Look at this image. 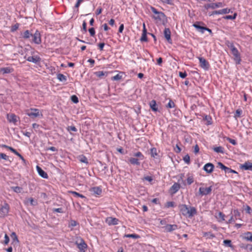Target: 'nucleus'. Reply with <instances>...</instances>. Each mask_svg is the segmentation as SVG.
<instances>
[{"instance_id": "nucleus-1", "label": "nucleus", "mask_w": 252, "mask_h": 252, "mask_svg": "<svg viewBox=\"0 0 252 252\" xmlns=\"http://www.w3.org/2000/svg\"><path fill=\"white\" fill-rule=\"evenodd\" d=\"M179 208L181 214L187 218H191L197 214L196 209L194 207L181 204L179 206Z\"/></svg>"}, {"instance_id": "nucleus-2", "label": "nucleus", "mask_w": 252, "mask_h": 252, "mask_svg": "<svg viewBox=\"0 0 252 252\" xmlns=\"http://www.w3.org/2000/svg\"><path fill=\"white\" fill-rule=\"evenodd\" d=\"M134 157H131L128 159V162L133 165H140V160L145 158V157L141 152H137L133 155Z\"/></svg>"}, {"instance_id": "nucleus-3", "label": "nucleus", "mask_w": 252, "mask_h": 252, "mask_svg": "<svg viewBox=\"0 0 252 252\" xmlns=\"http://www.w3.org/2000/svg\"><path fill=\"white\" fill-rule=\"evenodd\" d=\"M26 114L32 118L43 117V114L40 110L36 108H31L26 111Z\"/></svg>"}, {"instance_id": "nucleus-4", "label": "nucleus", "mask_w": 252, "mask_h": 252, "mask_svg": "<svg viewBox=\"0 0 252 252\" xmlns=\"http://www.w3.org/2000/svg\"><path fill=\"white\" fill-rule=\"evenodd\" d=\"M228 46L230 48L231 51L237 61V63L239 64L241 60L240 55L238 49L234 46L233 43H229Z\"/></svg>"}, {"instance_id": "nucleus-5", "label": "nucleus", "mask_w": 252, "mask_h": 252, "mask_svg": "<svg viewBox=\"0 0 252 252\" xmlns=\"http://www.w3.org/2000/svg\"><path fill=\"white\" fill-rule=\"evenodd\" d=\"M10 210V206L8 203L4 202L0 208V217L4 218L8 215Z\"/></svg>"}, {"instance_id": "nucleus-6", "label": "nucleus", "mask_w": 252, "mask_h": 252, "mask_svg": "<svg viewBox=\"0 0 252 252\" xmlns=\"http://www.w3.org/2000/svg\"><path fill=\"white\" fill-rule=\"evenodd\" d=\"M152 10L153 12L155 14L153 16V18L155 20L157 21H161L165 18V15L163 12L157 11V10L154 7L152 8Z\"/></svg>"}, {"instance_id": "nucleus-7", "label": "nucleus", "mask_w": 252, "mask_h": 252, "mask_svg": "<svg viewBox=\"0 0 252 252\" xmlns=\"http://www.w3.org/2000/svg\"><path fill=\"white\" fill-rule=\"evenodd\" d=\"M32 37V42L35 44H40L41 43V36L40 32L36 30L33 34L31 36Z\"/></svg>"}, {"instance_id": "nucleus-8", "label": "nucleus", "mask_w": 252, "mask_h": 252, "mask_svg": "<svg viewBox=\"0 0 252 252\" xmlns=\"http://www.w3.org/2000/svg\"><path fill=\"white\" fill-rule=\"evenodd\" d=\"M199 61L200 66L204 70H208L210 67V64L206 59L202 57H198Z\"/></svg>"}, {"instance_id": "nucleus-9", "label": "nucleus", "mask_w": 252, "mask_h": 252, "mask_svg": "<svg viewBox=\"0 0 252 252\" xmlns=\"http://www.w3.org/2000/svg\"><path fill=\"white\" fill-rule=\"evenodd\" d=\"M204 23L202 22H196L193 24V26L199 32L202 33H204L205 31L206 27L202 26Z\"/></svg>"}, {"instance_id": "nucleus-10", "label": "nucleus", "mask_w": 252, "mask_h": 252, "mask_svg": "<svg viewBox=\"0 0 252 252\" xmlns=\"http://www.w3.org/2000/svg\"><path fill=\"white\" fill-rule=\"evenodd\" d=\"M212 190V187L208 188L200 187L199 189V192L201 195H206L211 193Z\"/></svg>"}, {"instance_id": "nucleus-11", "label": "nucleus", "mask_w": 252, "mask_h": 252, "mask_svg": "<svg viewBox=\"0 0 252 252\" xmlns=\"http://www.w3.org/2000/svg\"><path fill=\"white\" fill-rule=\"evenodd\" d=\"M214 168H215V166L214 165V164L212 163H207L206 164H205L203 167V169L207 173H208V174H211L212 173L214 170Z\"/></svg>"}, {"instance_id": "nucleus-12", "label": "nucleus", "mask_w": 252, "mask_h": 252, "mask_svg": "<svg viewBox=\"0 0 252 252\" xmlns=\"http://www.w3.org/2000/svg\"><path fill=\"white\" fill-rule=\"evenodd\" d=\"M105 222L109 225H117L118 224L119 220L115 218L107 217L105 220Z\"/></svg>"}, {"instance_id": "nucleus-13", "label": "nucleus", "mask_w": 252, "mask_h": 252, "mask_svg": "<svg viewBox=\"0 0 252 252\" xmlns=\"http://www.w3.org/2000/svg\"><path fill=\"white\" fill-rule=\"evenodd\" d=\"M164 36L168 42L170 43H172V40L171 39V31L169 28H165L164 32Z\"/></svg>"}, {"instance_id": "nucleus-14", "label": "nucleus", "mask_w": 252, "mask_h": 252, "mask_svg": "<svg viewBox=\"0 0 252 252\" xmlns=\"http://www.w3.org/2000/svg\"><path fill=\"white\" fill-rule=\"evenodd\" d=\"M215 217L219 222H222L225 220V215L221 212H219L217 214H216Z\"/></svg>"}, {"instance_id": "nucleus-15", "label": "nucleus", "mask_w": 252, "mask_h": 252, "mask_svg": "<svg viewBox=\"0 0 252 252\" xmlns=\"http://www.w3.org/2000/svg\"><path fill=\"white\" fill-rule=\"evenodd\" d=\"M181 186L177 183H175L170 188V191L172 194H175L180 189Z\"/></svg>"}, {"instance_id": "nucleus-16", "label": "nucleus", "mask_w": 252, "mask_h": 252, "mask_svg": "<svg viewBox=\"0 0 252 252\" xmlns=\"http://www.w3.org/2000/svg\"><path fill=\"white\" fill-rule=\"evenodd\" d=\"M27 60L30 62L36 63L40 61L41 59L38 56H29L27 58Z\"/></svg>"}, {"instance_id": "nucleus-17", "label": "nucleus", "mask_w": 252, "mask_h": 252, "mask_svg": "<svg viewBox=\"0 0 252 252\" xmlns=\"http://www.w3.org/2000/svg\"><path fill=\"white\" fill-rule=\"evenodd\" d=\"M14 71V68L11 66L2 67L0 69V72L3 74H8Z\"/></svg>"}, {"instance_id": "nucleus-18", "label": "nucleus", "mask_w": 252, "mask_h": 252, "mask_svg": "<svg viewBox=\"0 0 252 252\" xmlns=\"http://www.w3.org/2000/svg\"><path fill=\"white\" fill-rule=\"evenodd\" d=\"M164 228L166 232H170L177 229L178 228V226L176 224H167Z\"/></svg>"}, {"instance_id": "nucleus-19", "label": "nucleus", "mask_w": 252, "mask_h": 252, "mask_svg": "<svg viewBox=\"0 0 252 252\" xmlns=\"http://www.w3.org/2000/svg\"><path fill=\"white\" fill-rule=\"evenodd\" d=\"M90 191L93 192L94 194L100 195L102 193V189L99 187H93L90 189Z\"/></svg>"}, {"instance_id": "nucleus-20", "label": "nucleus", "mask_w": 252, "mask_h": 252, "mask_svg": "<svg viewBox=\"0 0 252 252\" xmlns=\"http://www.w3.org/2000/svg\"><path fill=\"white\" fill-rule=\"evenodd\" d=\"M241 168L245 170L252 171V163L250 162H246L244 164L241 165Z\"/></svg>"}, {"instance_id": "nucleus-21", "label": "nucleus", "mask_w": 252, "mask_h": 252, "mask_svg": "<svg viewBox=\"0 0 252 252\" xmlns=\"http://www.w3.org/2000/svg\"><path fill=\"white\" fill-rule=\"evenodd\" d=\"M37 171L39 175L42 178L47 179L48 178V174L44 170H43L40 167L37 166Z\"/></svg>"}, {"instance_id": "nucleus-22", "label": "nucleus", "mask_w": 252, "mask_h": 252, "mask_svg": "<svg viewBox=\"0 0 252 252\" xmlns=\"http://www.w3.org/2000/svg\"><path fill=\"white\" fill-rule=\"evenodd\" d=\"M149 105L152 111L157 112L158 111V107L155 100H151L149 103Z\"/></svg>"}, {"instance_id": "nucleus-23", "label": "nucleus", "mask_w": 252, "mask_h": 252, "mask_svg": "<svg viewBox=\"0 0 252 252\" xmlns=\"http://www.w3.org/2000/svg\"><path fill=\"white\" fill-rule=\"evenodd\" d=\"M7 118L9 122L15 123L17 122V117L14 114H7Z\"/></svg>"}, {"instance_id": "nucleus-24", "label": "nucleus", "mask_w": 252, "mask_h": 252, "mask_svg": "<svg viewBox=\"0 0 252 252\" xmlns=\"http://www.w3.org/2000/svg\"><path fill=\"white\" fill-rule=\"evenodd\" d=\"M187 183L188 185H190L194 182V177L192 174L188 173L187 175Z\"/></svg>"}, {"instance_id": "nucleus-25", "label": "nucleus", "mask_w": 252, "mask_h": 252, "mask_svg": "<svg viewBox=\"0 0 252 252\" xmlns=\"http://www.w3.org/2000/svg\"><path fill=\"white\" fill-rule=\"evenodd\" d=\"M32 35V33L29 30H26L22 33V37L25 39H29Z\"/></svg>"}, {"instance_id": "nucleus-26", "label": "nucleus", "mask_w": 252, "mask_h": 252, "mask_svg": "<svg viewBox=\"0 0 252 252\" xmlns=\"http://www.w3.org/2000/svg\"><path fill=\"white\" fill-rule=\"evenodd\" d=\"M244 239L247 241L252 242V232H247L244 233Z\"/></svg>"}, {"instance_id": "nucleus-27", "label": "nucleus", "mask_w": 252, "mask_h": 252, "mask_svg": "<svg viewBox=\"0 0 252 252\" xmlns=\"http://www.w3.org/2000/svg\"><path fill=\"white\" fill-rule=\"evenodd\" d=\"M95 75L98 77L99 78H102L103 76H107L108 72H104L102 71H99L95 72L94 73Z\"/></svg>"}, {"instance_id": "nucleus-28", "label": "nucleus", "mask_w": 252, "mask_h": 252, "mask_svg": "<svg viewBox=\"0 0 252 252\" xmlns=\"http://www.w3.org/2000/svg\"><path fill=\"white\" fill-rule=\"evenodd\" d=\"M124 74V72H119V74L113 76L111 78V79H112V80H113V81L120 80L123 78V76L122 74Z\"/></svg>"}, {"instance_id": "nucleus-29", "label": "nucleus", "mask_w": 252, "mask_h": 252, "mask_svg": "<svg viewBox=\"0 0 252 252\" xmlns=\"http://www.w3.org/2000/svg\"><path fill=\"white\" fill-rule=\"evenodd\" d=\"M203 237H206L207 239H212L214 238L215 236L211 232H203Z\"/></svg>"}, {"instance_id": "nucleus-30", "label": "nucleus", "mask_w": 252, "mask_h": 252, "mask_svg": "<svg viewBox=\"0 0 252 252\" xmlns=\"http://www.w3.org/2000/svg\"><path fill=\"white\" fill-rule=\"evenodd\" d=\"M147 31H142L141 37L140 39L141 42H147L148 38L147 36Z\"/></svg>"}, {"instance_id": "nucleus-31", "label": "nucleus", "mask_w": 252, "mask_h": 252, "mask_svg": "<svg viewBox=\"0 0 252 252\" xmlns=\"http://www.w3.org/2000/svg\"><path fill=\"white\" fill-rule=\"evenodd\" d=\"M175 106H176V105H175L174 102L172 99H169V102L166 105V108L167 109H171V108H175Z\"/></svg>"}, {"instance_id": "nucleus-32", "label": "nucleus", "mask_w": 252, "mask_h": 252, "mask_svg": "<svg viewBox=\"0 0 252 252\" xmlns=\"http://www.w3.org/2000/svg\"><path fill=\"white\" fill-rule=\"evenodd\" d=\"M78 159L82 163H84L86 164L88 163L87 158L84 155L79 156L78 157Z\"/></svg>"}, {"instance_id": "nucleus-33", "label": "nucleus", "mask_w": 252, "mask_h": 252, "mask_svg": "<svg viewBox=\"0 0 252 252\" xmlns=\"http://www.w3.org/2000/svg\"><path fill=\"white\" fill-rule=\"evenodd\" d=\"M223 6L222 2L212 3L211 9H214L219 7H222Z\"/></svg>"}, {"instance_id": "nucleus-34", "label": "nucleus", "mask_w": 252, "mask_h": 252, "mask_svg": "<svg viewBox=\"0 0 252 252\" xmlns=\"http://www.w3.org/2000/svg\"><path fill=\"white\" fill-rule=\"evenodd\" d=\"M151 156L153 158H156V156L158 155L157 149L156 148H152L151 149Z\"/></svg>"}, {"instance_id": "nucleus-35", "label": "nucleus", "mask_w": 252, "mask_h": 252, "mask_svg": "<svg viewBox=\"0 0 252 252\" xmlns=\"http://www.w3.org/2000/svg\"><path fill=\"white\" fill-rule=\"evenodd\" d=\"M57 79L62 82L66 81V77L63 74L59 73L57 75Z\"/></svg>"}, {"instance_id": "nucleus-36", "label": "nucleus", "mask_w": 252, "mask_h": 252, "mask_svg": "<svg viewBox=\"0 0 252 252\" xmlns=\"http://www.w3.org/2000/svg\"><path fill=\"white\" fill-rule=\"evenodd\" d=\"M213 150L217 153H223V148L221 146L214 147Z\"/></svg>"}, {"instance_id": "nucleus-37", "label": "nucleus", "mask_w": 252, "mask_h": 252, "mask_svg": "<svg viewBox=\"0 0 252 252\" xmlns=\"http://www.w3.org/2000/svg\"><path fill=\"white\" fill-rule=\"evenodd\" d=\"M223 244L224 246L226 247H230L231 248L233 249V246L231 244V241L230 240H224L223 241Z\"/></svg>"}, {"instance_id": "nucleus-38", "label": "nucleus", "mask_w": 252, "mask_h": 252, "mask_svg": "<svg viewBox=\"0 0 252 252\" xmlns=\"http://www.w3.org/2000/svg\"><path fill=\"white\" fill-rule=\"evenodd\" d=\"M124 237L126 238H132L134 239H138L140 238L139 235L136 234H125Z\"/></svg>"}, {"instance_id": "nucleus-39", "label": "nucleus", "mask_w": 252, "mask_h": 252, "mask_svg": "<svg viewBox=\"0 0 252 252\" xmlns=\"http://www.w3.org/2000/svg\"><path fill=\"white\" fill-rule=\"evenodd\" d=\"M30 203L31 205H36L37 204V202L34 200V199L32 198H29L26 201V203Z\"/></svg>"}, {"instance_id": "nucleus-40", "label": "nucleus", "mask_w": 252, "mask_h": 252, "mask_svg": "<svg viewBox=\"0 0 252 252\" xmlns=\"http://www.w3.org/2000/svg\"><path fill=\"white\" fill-rule=\"evenodd\" d=\"M70 193H71L72 195H73L75 197H81L82 198H85V196L84 195H83L82 194H80L79 193L77 192L76 191H70Z\"/></svg>"}, {"instance_id": "nucleus-41", "label": "nucleus", "mask_w": 252, "mask_h": 252, "mask_svg": "<svg viewBox=\"0 0 252 252\" xmlns=\"http://www.w3.org/2000/svg\"><path fill=\"white\" fill-rule=\"evenodd\" d=\"M242 114V110L240 109H238L236 110L235 113L234 114V117L237 119L238 118H240L241 117V114Z\"/></svg>"}, {"instance_id": "nucleus-42", "label": "nucleus", "mask_w": 252, "mask_h": 252, "mask_svg": "<svg viewBox=\"0 0 252 252\" xmlns=\"http://www.w3.org/2000/svg\"><path fill=\"white\" fill-rule=\"evenodd\" d=\"M11 189L16 193H20L22 190V188L20 187H12Z\"/></svg>"}, {"instance_id": "nucleus-43", "label": "nucleus", "mask_w": 252, "mask_h": 252, "mask_svg": "<svg viewBox=\"0 0 252 252\" xmlns=\"http://www.w3.org/2000/svg\"><path fill=\"white\" fill-rule=\"evenodd\" d=\"M237 16V13H235L233 15H226L224 17H223V18L225 19H231V20H234L236 19Z\"/></svg>"}, {"instance_id": "nucleus-44", "label": "nucleus", "mask_w": 252, "mask_h": 252, "mask_svg": "<svg viewBox=\"0 0 252 252\" xmlns=\"http://www.w3.org/2000/svg\"><path fill=\"white\" fill-rule=\"evenodd\" d=\"M225 173H227V174L234 173V174H238V173L237 171H236L235 170H234L228 167H227L226 169L225 170Z\"/></svg>"}, {"instance_id": "nucleus-45", "label": "nucleus", "mask_w": 252, "mask_h": 252, "mask_svg": "<svg viewBox=\"0 0 252 252\" xmlns=\"http://www.w3.org/2000/svg\"><path fill=\"white\" fill-rule=\"evenodd\" d=\"M19 27V24L18 23H16V24L13 25L11 27V32H14L18 30Z\"/></svg>"}, {"instance_id": "nucleus-46", "label": "nucleus", "mask_w": 252, "mask_h": 252, "mask_svg": "<svg viewBox=\"0 0 252 252\" xmlns=\"http://www.w3.org/2000/svg\"><path fill=\"white\" fill-rule=\"evenodd\" d=\"M86 247H87V245L84 242L80 243L78 245V248L80 250H83V249L86 248Z\"/></svg>"}, {"instance_id": "nucleus-47", "label": "nucleus", "mask_w": 252, "mask_h": 252, "mask_svg": "<svg viewBox=\"0 0 252 252\" xmlns=\"http://www.w3.org/2000/svg\"><path fill=\"white\" fill-rule=\"evenodd\" d=\"M183 160L185 161V163H186L188 164H189L190 163V157L189 155H186L183 158Z\"/></svg>"}, {"instance_id": "nucleus-48", "label": "nucleus", "mask_w": 252, "mask_h": 252, "mask_svg": "<svg viewBox=\"0 0 252 252\" xmlns=\"http://www.w3.org/2000/svg\"><path fill=\"white\" fill-rule=\"evenodd\" d=\"M218 167H219L221 169L224 170V171H225V170L226 169L227 167L226 166H225L224 164H223L221 162H219L218 163V166H217Z\"/></svg>"}, {"instance_id": "nucleus-49", "label": "nucleus", "mask_w": 252, "mask_h": 252, "mask_svg": "<svg viewBox=\"0 0 252 252\" xmlns=\"http://www.w3.org/2000/svg\"><path fill=\"white\" fill-rule=\"evenodd\" d=\"M234 215L236 219H239L240 217V213L238 210H234Z\"/></svg>"}, {"instance_id": "nucleus-50", "label": "nucleus", "mask_w": 252, "mask_h": 252, "mask_svg": "<svg viewBox=\"0 0 252 252\" xmlns=\"http://www.w3.org/2000/svg\"><path fill=\"white\" fill-rule=\"evenodd\" d=\"M226 139L231 144L233 145H236L237 144V142L235 140L232 139L229 137H226Z\"/></svg>"}, {"instance_id": "nucleus-51", "label": "nucleus", "mask_w": 252, "mask_h": 252, "mask_svg": "<svg viewBox=\"0 0 252 252\" xmlns=\"http://www.w3.org/2000/svg\"><path fill=\"white\" fill-rule=\"evenodd\" d=\"M221 14H225L229 13L230 12V9L227 8L220 9Z\"/></svg>"}, {"instance_id": "nucleus-52", "label": "nucleus", "mask_w": 252, "mask_h": 252, "mask_svg": "<svg viewBox=\"0 0 252 252\" xmlns=\"http://www.w3.org/2000/svg\"><path fill=\"white\" fill-rule=\"evenodd\" d=\"M174 206V203L172 201H169L166 202V203L165 205V207L166 208H170V207H173Z\"/></svg>"}, {"instance_id": "nucleus-53", "label": "nucleus", "mask_w": 252, "mask_h": 252, "mask_svg": "<svg viewBox=\"0 0 252 252\" xmlns=\"http://www.w3.org/2000/svg\"><path fill=\"white\" fill-rule=\"evenodd\" d=\"M71 99L74 103H78L79 101L78 97L75 95H72L71 97Z\"/></svg>"}, {"instance_id": "nucleus-54", "label": "nucleus", "mask_w": 252, "mask_h": 252, "mask_svg": "<svg viewBox=\"0 0 252 252\" xmlns=\"http://www.w3.org/2000/svg\"><path fill=\"white\" fill-rule=\"evenodd\" d=\"M89 32L91 36H94L95 33V32L94 28H90L89 29Z\"/></svg>"}, {"instance_id": "nucleus-55", "label": "nucleus", "mask_w": 252, "mask_h": 252, "mask_svg": "<svg viewBox=\"0 0 252 252\" xmlns=\"http://www.w3.org/2000/svg\"><path fill=\"white\" fill-rule=\"evenodd\" d=\"M11 238L13 239L14 241H16L17 242H18V239L16 235V234L15 232H12L11 234Z\"/></svg>"}, {"instance_id": "nucleus-56", "label": "nucleus", "mask_w": 252, "mask_h": 252, "mask_svg": "<svg viewBox=\"0 0 252 252\" xmlns=\"http://www.w3.org/2000/svg\"><path fill=\"white\" fill-rule=\"evenodd\" d=\"M179 76L182 78H185L187 76V73L186 71L183 72H179Z\"/></svg>"}, {"instance_id": "nucleus-57", "label": "nucleus", "mask_w": 252, "mask_h": 252, "mask_svg": "<svg viewBox=\"0 0 252 252\" xmlns=\"http://www.w3.org/2000/svg\"><path fill=\"white\" fill-rule=\"evenodd\" d=\"M3 159L4 160H7L8 159V157L6 156L5 154L0 153V159Z\"/></svg>"}, {"instance_id": "nucleus-58", "label": "nucleus", "mask_w": 252, "mask_h": 252, "mask_svg": "<svg viewBox=\"0 0 252 252\" xmlns=\"http://www.w3.org/2000/svg\"><path fill=\"white\" fill-rule=\"evenodd\" d=\"M9 242V238L8 236L5 234L4 235V244L5 245H7Z\"/></svg>"}, {"instance_id": "nucleus-59", "label": "nucleus", "mask_w": 252, "mask_h": 252, "mask_svg": "<svg viewBox=\"0 0 252 252\" xmlns=\"http://www.w3.org/2000/svg\"><path fill=\"white\" fill-rule=\"evenodd\" d=\"M3 147H4L5 148H6V149H8L9 150H10L11 152H12L13 153H15L16 151V150L14 149H13L12 147H9V146H6V145H4Z\"/></svg>"}, {"instance_id": "nucleus-60", "label": "nucleus", "mask_w": 252, "mask_h": 252, "mask_svg": "<svg viewBox=\"0 0 252 252\" xmlns=\"http://www.w3.org/2000/svg\"><path fill=\"white\" fill-rule=\"evenodd\" d=\"M53 211L54 212H58L60 213H63V212L62 208H55Z\"/></svg>"}, {"instance_id": "nucleus-61", "label": "nucleus", "mask_w": 252, "mask_h": 252, "mask_svg": "<svg viewBox=\"0 0 252 252\" xmlns=\"http://www.w3.org/2000/svg\"><path fill=\"white\" fill-rule=\"evenodd\" d=\"M199 151V146H198V145H196L194 147V153L195 154H197Z\"/></svg>"}, {"instance_id": "nucleus-62", "label": "nucleus", "mask_w": 252, "mask_h": 252, "mask_svg": "<svg viewBox=\"0 0 252 252\" xmlns=\"http://www.w3.org/2000/svg\"><path fill=\"white\" fill-rule=\"evenodd\" d=\"M105 45L104 43H100L98 44V47L100 51H102L103 50L104 46Z\"/></svg>"}, {"instance_id": "nucleus-63", "label": "nucleus", "mask_w": 252, "mask_h": 252, "mask_svg": "<svg viewBox=\"0 0 252 252\" xmlns=\"http://www.w3.org/2000/svg\"><path fill=\"white\" fill-rule=\"evenodd\" d=\"M162 1L163 3H165L168 4H170V5L173 4V2L171 0H162Z\"/></svg>"}, {"instance_id": "nucleus-64", "label": "nucleus", "mask_w": 252, "mask_h": 252, "mask_svg": "<svg viewBox=\"0 0 252 252\" xmlns=\"http://www.w3.org/2000/svg\"><path fill=\"white\" fill-rule=\"evenodd\" d=\"M246 249L248 250L249 251H252V244H247L245 247Z\"/></svg>"}]
</instances>
